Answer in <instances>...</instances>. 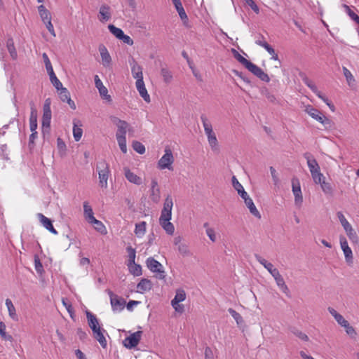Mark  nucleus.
I'll list each match as a JSON object with an SVG mask.
<instances>
[{"mask_svg": "<svg viewBox=\"0 0 359 359\" xmlns=\"http://www.w3.org/2000/svg\"><path fill=\"white\" fill-rule=\"evenodd\" d=\"M292 332L295 336H297L302 340H303L304 341H309L308 336L306 334H304V332H302V331L294 329Z\"/></svg>", "mask_w": 359, "mask_h": 359, "instance_id": "052dcab7", "label": "nucleus"}, {"mask_svg": "<svg viewBox=\"0 0 359 359\" xmlns=\"http://www.w3.org/2000/svg\"><path fill=\"white\" fill-rule=\"evenodd\" d=\"M132 147L140 154H143L145 152V147L140 142L133 141Z\"/></svg>", "mask_w": 359, "mask_h": 359, "instance_id": "09e8293b", "label": "nucleus"}, {"mask_svg": "<svg viewBox=\"0 0 359 359\" xmlns=\"http://www.w3.org/2000/svg\"><path fill=\"white\" fill-rule=\"evenodd\" d=\"M186 299V293L184 290L178 289L176 291V294L174 299L171 301V303L173 304H177V303H180L184 301Z\"/></svg>", "mask_w": 359, "mask_h": 359, "instance_id": "473e14b6", "label": "nucleus"}, {"mask_svg": "<svg viewBox=\"0 0 359 359\" xmlns=\"http://www.w3.org/2000/svg\"><path fill=\"white\" fill-rule=\"evenodd\" d=\"M342 6L344 8L345 11L346 12V13L348 14V15L358 25H359V16L357 14H355L348 5L343 4Z\"/></svg>", "mask_w": 359, "mask_h": 359, "instance_id": "c03bdc74", "label": "nucleus"}, {"mask_svg": "<svg viewBox=\"0 0 359 359\" xmlns=\"http://www.w3.org/2000/svg\"><path fill=\"white\" fill-rule=\"evenodd\" d=\"M303 81L313 93L317 92V86L308 77H304Z\"/></svg>", "mask_w": 359, "mask_h": 359, "instance_id": "bf43d9fd", "label": "nucleus"}, {"mask_svg": "<svg viewBox=\"0 0 359 359\" xmlns=\"http://www.w3.org/2000/svg\"><path fill=\"white\" fill-rule=\"evenodd\" d=\"M228 312L233 318V319L236 320V322L238 326H241L243 324L244 320L243 319V317L236 311H235L234 309H233L231 308H229L228 309Z\"/></svg>", "mask_w": 359, "mask_h": 359, "instance_id": "4c0bfd02", "label": "nucleus"}, {"mask_svg": "<svg viewBox=\"0 0 359 359\" xmlns=\"http://www.w3.org/2000/svg\"><path fill=\"white\" fill-rule=\"evenodd\" d=\"M146 222H141L135 224V233L137 237H142L146 231Z\"/></svg>", "mask_w": 359, "mask_h": 359, "instance_id": "c9c22d12", "label": "nucleus"}, {"mask_svg": "<svg viewBox=\"0 0 359 359\" xmlns=\"http://www.w3.org/2000/svg\"><path fill=\"white\" fill-rule=\"evenodd\" d=\"M124 174L126 178L131 183H133L137 185H140L142 184L141 178L137 176L134 172H131L130 170L128 168H124Z\"/></svg>", "mask_w": 359, "mask_h": 359, "instance_id": "4be33fe9", "label": "nucleus"}, {"mask_svg": "<svg viewBox=\"0 0 359 359\" xmlns=\"http://www.w3.org/2000/svg\"><path fill=\"white\" fill-rule=\"evenodd\" d=\"M255 257L257 261L260 263L269 273L274 268L273 265L267 262L265 259L262 258L260 255L255 254Z\"/></svg>", "mask_w": 359, "mask_h": 359, "instance_id": "f704fd0d", "label": "nucleus"}, {"mask_svg": "<svg viewBox=\"0 0 359 359\" xmlns=\"http://www.w3.org/2000/svg\"><path fill=\"white\" fill-rule=\"evenodd\" d=\"M39 217L40 218L41 222L42 223L43 226L48 230L50 232H51L53 234H57V231L55 230V229L53 227L52 221L48 219V217H45L41 213H39L38 215Z\"/></svg>", "mask_w": 359, "mask_h": 359, "instance_id": "5701e85b", "label": "nucleus"}, {"mask_svg": "<svg viewBox=\"0 0 359 359\" xmlns=\"http://www.w3.org/2000/svg\"><path fill=\"white\" fill-rule=\"evenodd\" d=\"M312 178L316 184H320L323 181L325 180L324 175L320 172V170L316 172L315 175H311Z\"/></svg>", "mask_w": 359, "mask_h": 359, "instance_id": "13d9d810", "label": "nucleus"}, {"mask_svg": "<svg viewBox=\"0 0 359 359\" xmlns=\"http://www.w3.org/2000/svg\"><path fill=\"white\" fill-rule=\"evenodd\" d=\"M38 11L40 14V17L44 23L51 20L50 13L46 8L43 5H41L38 7Z\"/></svg>", "mask_w": 359, "mask_h": 359, "instance_id": "7c9ffc66", "label": "nucleus"}, {"mask_svg": "<svg viewBox=\"0 0 359 359\" xmlns=\"http://www.w3.org/2000/svg\"><path fill=\"white\" fill-rule=\"evenodd\" d=\"M31 113L29 117V126L31 131H35L37 128V111L34 107V103L31 102Z\"/></svg>", "mask_w": 359, "mask_h": 359, "instance_id": "412c9836", "label": "nucleus"}, {"mask_svg": "<svg viewBox=\"0 0 359 359\" xmlns=\"http://www.w3.org/2000/svg\"><path fill=\"white\" fill-rule=\"evenodd\" d=\"M108 294L110 297V302L112 310L114 311H122L126 305V301L123 298L118 297L116 294H114L112 291L110 290H107Z\"/></svg>", "mask_w": 359, "mask_h": 359, "instance_id": "6e6552de", "label": "nucleus"}, {"mask_svg": "<svg viewBox=\"0 0 359 359\" xmlns=\"http://www.w3.org/2000/svg\"><path fill=\"white\" fill-rule=\"evenodd\" d=\"M343 73L346 77L348 84L351 86L355 82V79L351 72L346 67H343Z\"/></svg>", "mask_w": 359, "mask_h": 359, "instance_id": "8fccbe9b", "label": "nucleus"}, {"mask_svg": "<svg viewBox=\"0 0 359 359\" xmlns=\"http://www.w3.org/2000/svg\"><path fill=\"white\" fill-rule=\"evenodd\" d=\"M118 144L119 145L120 149L121 151L124 154L127 152V145H126V137H116Z\"/></svg>", "mask_w": 359, "mask_h": 359, "instance_id": "864d4df0", "label": "nucleus"}, {"mask_svg": "<svg viewBox=\"0 0 359 359\" xmlns=\"http://www.w3.org/2000/svg\"><path fill=\"white\" fill-rule=\"evenodd\" d=\"M334 319L342 327L345 326L348 323V321L339 313L334 318Z\"/></svg>", "mask_w": 359, "mask_h": 359, "instance_id": "774afa93", "label": "nucleus"}, {"mask_svg": "<svg viewBox=\"0 0 359 359\" xmlns=\"http://www.w3.org/2000/svg\"><path fill=\"white\" fill-rule=\"evenodd\" d=\"M232 185L242 198L248 195L235 176L232 177Z\"/></svg>", "mask_w": 359, "mask_h": 359, "instance_id": "bb28decb", "label": "nucleus"}, {"mask_svg": "<svg viewBox=\"0 0 359 359\" xmlns=\"http://www.w3.org/2000/svg\"><path fill=\"white\" fill-rule=\"evenodd\" d=\"M99 13L101 16V21H108L111 18L110 7L107 5H102L100 8Z\"/></svg>", "mask_w": 359, "mask_h": 359, "instance_id": "c756f323", "label": "nucleus"}, {"mask_svg": "<svg viewBox=\"0 0 359 359\" xmlns=\"http://www.w3.org/2000/svg\"><path fill=\"white\" fill-rule=\"evenodd\" d=\"M130 65L131 66V72H132L133 76L135 79H136L137 81L139 79H143L142 67L140 66L133 58H132V60L130 61Z\"/></svg>", "mask_w": 359, "mask_h": 359, "instance_id": "dca6fc26", "label": "nucleus"}, {"mask_svg": "<svg viewBox=\"0 0 359 359\" xmlns=\"http://www.w3.org/2000/svg\"><path fill=\"white\" fill-rule=\"evenodd\" d=\"M173 205L172 199L170 196H168L167 198L165 200L163 210L166 212L172 213V208Z\"/></svg>", "mask_w": 359, "mask_h": 359, "instance_id": "49530a36", "label": "nucleus"}, {"mask_svg": "<svg viewBox=\"0 0 359 359\" xmlns=\"http://www.w3.org/2000/svg\"><path fill=\"white\" fill-rule=\"evenodd\" d=\"M206 233L209 238L212 241L215 242L216 241V236L215 233V231L212 228H207L206 229Z\"/></svg>", "mask_w": 359, "mask_h": 359, "instance_id": "338daca9", "label": "nucleus"}, {"mask_svg": "<svg viewBox=\"0 0 359 359\" xmlns=\"http://www.w3.org/2000/svg\"><path fill=\"white\" fill-rule=\"evenodd\" d=\"M177 250L184 257H187L191 255L190 250L189 249V246L186 244L182 243L179 245L177 248Z\"/></svg>", "mask_w": 359, "mask_h": 359, "instance_id": "3c124183", "label": "nucleus"}, {"mask_svg": "<svg viewBox=\"0 0 359 359\" xmlns=\"http://www.w3.org/2000/svg\"><path fill=\"white\" fill-rule=\"evenodd\" d=\"M6 305L7 306L8 313H9V316H11V318L13 320H17V314H16L15 308L13 306V304L10 299H6Z\"/></svg>", "mask_w": 359, "mask_h": 359, "instance_id": "e433bc0d", "label": "nucleus"}, {"mask_svg": "<svg viewBox=\"0 0 359 359\" xmlns=\"http://www.w3.org/2000/svg\"><path fill=\"white\" fill-rule=\"evenodd\" d=\"M35 269L38 273H41L43 271V265L40 262V259L37 256L34 258Z\"/></svg>", "mask_w": 359, "mask_h": 359, "instance_id": "69168bd1", "label": "nucleus"}, {"mask_svg": "<svg viewBox=\"0 0 359 359\" xmlns=\"http://www.w3.org/2000/svg\"><path fill=\"white\" fill-rule=\"evenodd\" d=\"M86 316L88 318L89 327L92 330L93 332H95V331H97V330L101 329L98 320L95 315H93L90 311H87Z\"/></svg>", "mask_w": 359, "mask_h": 359, "instance_id": "6ab92c4d", "label": "nucleus"}, {"mask_svg": "<svg viewBox=\"0 0 359 359\" xmlns=\"http://www.w3.org/2000/svg\"><path fill=\"white\" fill-rule=\"evenodd\" d=\"M337 217L344 227L347 236L350 239V241L353 243H358L359 242V237L355 230L352 228L350 223L345 218L344 215L341 212H337Z\"/></svg>", "mask_w": 359, "mask_h": 359, "instance_id": "7ed1b4c3", "label": "nucleus"}, {"mask_svg": "<svg viewBox=\"0 0 359 359\" xmlns=\"http://www.w3.org/2000/svg\"><path fill=\"white\" fill-rule=\"evenodd\" d=\"M105 330L101 328L93 332L94 338L100 343L102 348H106L107 344L105 337L103 334Z\"/></svg>", "mask_w": 359, "mask_h": 359, "instance_id": "cd10ccee", "label": "nucleus"}, {"mask_svg": "<svg viewBox=\"0 0 359 359\" xmlns=\"http://www.w3.org/2000/svg\"><path fill=\"white\" fill-rule=\"evenodd\" d=\"M59 97H60V99L62 101V102H66L67 100H69L71 97H70V93L69 92V90L66 88H64L63 86L59 89Z\"/></svg>", "mask_w": 359, "mask_h": 359, "instance_id": "de8ad7c7", "label": "nucleus"}, {"mask_svg": "<svg viewBox=\"0 0 359 359\" xmlns=\"http://www.w3.org/2000/svg\"><path fill=\"white\" fill-rule=\"evenodd\" d=\"M128 266L130 272L134 276H139L142 275V267L140 265L136 264L135 262H134V264H128Z\"/></svg>", "mask_w": 359, "mask_h": 359, "instance_id": "ea45409f", "label": "nucleus"}, {"mask_svg": "<svg viewBox=\"0 0 359 359\" xmlns=\"http://www.w3.org/2000/svg\"><path fill=\"white\" fill-rule=\"evenodd\" d=\"M127 252L128 254V264H134L135 260V255L136 251L131 246H128L126 248Z\"/></svg>", "mask_w": 359, "mask_h": 359, "instance_id": "5fc2aeb1", "label": "nucleus"}, {"mask_svg": "<svg viewBox=\"0 0 359 359\" xmlns=\"http://www.w3.org/2000/svg\"><path fill=\"white\" fill-rule=\"evenodd\" d=\"M233 57L243 65L249 72L259 78L261 81L269 83L270 78L260 67L242 56L236 50L232 49Z\"/></svg>", "mask_w": 359, "mask_h": 359, "instance_id": "f257e3e1", "label": "nucleus"}, {"mask_svg": "<svg viewBox=\"0 0 359 359\" xmlns=\"http://www.w3.org/2000/svg\"><path fill=\"white\" fill-rule=\"evenodd\" d=\"M150 198L155 203H158L161 200L160 189L158 186V182L155 178L151 180Z\"/></svg>", "mask_w": 359, "mask_h": 359, "instance_id": "f8f14e48", "label": "nucleus"}, {"mask_svg": "<svg viewBox=\"0 0 359 359\" xmlns=\"http://www.w3.org/2000/svg\"><path fill=\"white\" fill-rule=\"evenodd\" d=\"M161 75L162 76L164 82H165L166 83H169L171 82L172 79V74L168 69L165 67H162L161 69Z\"/></svg>", "mask_w": 359, "mask_h": 359, "instance_id": "58836bf2", "label": "nucleus"}, {"mask_svg": "<svg viewBox=\"0 0 359 359\" xmlns=\"http://www.w3.org/2000/svg\"><path fill=\"white\" fill-rule=\"evenodd\" d=\"M50 76V80L51 83L54 86V87L59 90L60 88L62 87V84L60 81L57 78L54 72L48 73Z\"/></svg>", "mask_w": 359, "mask_h": 359, "instance_id": "37998d69", "label": "nucleus"}, {"mask_svg": "<svg viewBox=\"0 0 359 359\" xmlns=\"http://www.w3.org/2000/svg\"><path fill=\"white\" fill-rule=\"evenodd\" d=\"M344 327L346 329V332L348 335H350V336H355V335H356V332H355V329L352 326L350 325L348 322L346 324L345 326H344Z\"/></svg>", "mask_w": 359, "mask_h": 359, "instance_id": "0e129e2a", "label": "nucleus"}, {"mask_svg": "<svg viewBox=\"0 0 359 359\" xmlns=\"http://www.w3.org/2000/svg\"><path fill=\"white\" fill-rule=\"evenodd\" d=\"M304 157L306 159L307 165L309 168V170L311 172V175H315L316 172L320 170V166L316 160V158L313 157V156L309 153L306 152L304 154Z\"/></svg>", "mask_w": 359, "mask_h": 359, "instance_id": "9b49d317", "label": "nucleus"}, {"mask_svg": "<svg viewBox=\"0 0 359 359\" xmlns=\"http://www.w3.org/2000/svg\"><path fill=\"white\" fill-rule=\"evenodd\" d=\"M292 192L294 196V202L296 204H302L303 201L299 182L297 179L293 178L292 182Z\"/></svg>", "mask_w": 359, "mask_h": 359, "instance_id": "ddd939ff", "label": "nucleus"}, {"mask_svg": "<svg viewBox=\"0 0 359 359\" xmlns=\"http://www.w3.org/2000/svg\"><path fill=\"white\" fill-rule=\"evenodd\" d=\"M88 223L93 224L94 229L100 233L101 234H102V235L107 234V231L105 226L103 224V223L101 221L97 219L95 217H94L93 219L90 220L88 222Z\"/></svg>", "mask_w": 359, "mask_h": 359, "instance_id": "a878e982", "label": "nucleus"}, {"mask_svg": "<svg viewBox=\"0 0 359 359\" xmlns=\"http://www.w3.org/2000/svg\"><path fill=\"white\" fill-rule=\"evenodd\" d=\"M98 90H99L100 95L102 97V98H103L104 100H106L109 102H111V100H112L111 97L108 94V90L105 86H103V87L99 88Z\"/></svg>", "mask_w": 359, "mask_h": 359, "instance_id": "6e6d98bb", "label": "nucleus"}, {"mask_svg": "<svg viewBox=\"0 0 359 359\" xmlns=\"http://www.w3.org/2000/svg\"><path fill=\"white\" fill-rule=\"evenodd\" d=\"M172 3L180 15V18H181L182 20L184 21V24L187 26V20H188V18H187V15L182 6V4L181 3V1L180 0H172Z\"/></svg>", "mask_w": 359, "mask_h": 359, "instance_id": "a211bd4d", "label": "nucleus"}, {"mask_svg": "<svg viewBox=\"0 0 359 359\" xmlns=\"http://www.w3.org/2000/svg\"><path fill=\"white\" fill-rule=\"evenodd\" d=\"M116 121H117V128H118V130H117V132H116V137H126V129L128 126V124L126 121H122L121 119H118L117 118H114Z\"/></svg>", "mask_w": 359, "mask_h": 359, "instance_id": "aec40b11", "label": "nucleus"}, {"mask_svg": "<svg viewBox=\"0 0 359 359\" xmlns=\"http://www.w3.org/2000/svg\"><path fill=\"white\" fill-rule=\"evenodd\" d=\"M305 111L313 119L322 123L325 128H330L332 121L322 114L318 109H315L311 105H307Z\"/></svg>", "mask_w": 359, "mask_h": 359, "instance_id": "20e7f679", "label": "nucleus"}, {"mask_svg": "<svg viewBox=\"0 0 359 359\" xmlns=\"http://www.w3.org/2000/svg\"><path fill=\"white\" fill-rule=\"evenodd\" d=\"M99 51L100 53L103 65L109 66L111 63V58L106 47L103 45L100 46Z\"/></svg>", "mask_w": 359, "mask_h": 359, "instance_id": "393cba45", "label": "nucleus"}, {"mask_svg": "<svg viewBox=\"0 0 359 359\" xmlns=\"http://www.w3.org/2000/svg\"><path fill=\"white\" fill-rule=\"evenodd\" d=\"M108 29L109 32L118 39H121L122 36L124 34V32L121 29L116 27L114 25H109Z\"/></svg>", "mask_w": 359, "mask_h": 359, "instance_id": "a19ab883", "label": "nucleus"}, {"mask_svg": "<svg viewBox=\"0 0 359 359\" xmlns=\"http://www.w3.org/2000/svg\"><path fill=\"white\" fill-rule=\"evenodd\" d=\"M6 325L3 322H0V335L1 338L6 341H12L13 337L10 334H8L6 332Z\"/></svg>", "mask_w": 359, "mask_h": 359, "instance_id": "a18cd8bd", "label": "nucleus"}, {"mask_svg": "<svg viewBox=\"0 0 359 359\" xmlns=\"http://www.w3.org/2000/svg\"><path fill=\"white\" fill-rule=\"evenodd\" d=\"M50 120H51V110L43 109V116H42V132L43 134L46 133H48L50 126Z\"/></svg>", "mask_w": 359, "mask_h": 359, "instance_id": "4468645a", "label": "nucleus"}, {"mask_svg": "<svg viewBox=\"0 0 359 359\" xmlns=\"http://www.w3.org/2000/svg\"><path fill=\"white\" fill-rule=\"evenodd\" d=\"M42 56H43V62L45 63L46 68L48 73L54 72L52 65H51V62H50L47 54L44 53H43Z\"/></svg>", "mask_w": 359, "mask_h": 359, "instance_id": "4d7b16f0", "label": "nucleus"}, {"mask_svg": "<svg viewBox=\"0 0 359 359\" xmlns=\"http://www.w3.org/2000/svg\"><path fill=\"white\" fill-rule=\"evenodd\" d=\"M174 161L172 151L170 149H165L164 155L158 161V165L161 169L172 170V164Z\"/></svg>", "mask_w": 359, "mask_h": 359, "instance_id": "0eeeda50", "label": "nucleus"}, {"mask_svg": "<svg viewBox=\"0 0 359 359\" xmlns=\"http://www.w3.org/2000/svg\"><path fill=\"white\" fill-rule=\"evenodd\" d=\"M339 242L341 248V250H343V252L344 254L346 262L348 264L353 263V252L351 249L349 248L348 245V242L346 241V238L344 236H340L339 237Z\"/></svg>", "mask_w": 359, "mask_h": 359, "instance_id": "9d476101", "label": "nucleus"}, {"mask_svg": "<svg viewBox=\"0 0 359 359\" xmlns=\"http://www.w3.org/2000/svg\"><path fill=\"white\" fill-rule=\"evenodd\" d=\"M83 211L84 217L88 222L95 217L93 209L87 201L83 203Z\"/></svg>", "mask_w": 359, "mask_h": 359, "instance_id": "2f4dec72", "label": "nucleus"}, {"mask_svg": "<svg viewBox=\"0 0 359 359\" xmlns=\"http://www.w3.org/2000/svg\"><path fill=\"white\" fill-rule=\"evenodd\" d=\"M81 126H82V124L79 121H77L76 122V121H74L73 135L75 141L76 142H79L82 137L83 130L80 128Z\"/></svg>", "mask_w": 359, "mask_h": 359, "instance_id": "c85d7f7f", "label": "nucleus"}, {"mask_svg": "<svg viewBox=\"0 0 359 359\" xmlns=\"http://www.w3.org/2000/svg\"><path fill=\"white\" fill-rule=\"evenodd\" d=\"M245 3L251 8V9L258 14L259 13V9L257 5L253 0H244Z\"/></svg>", "mask_w": 359, "mask_h": 359, "instance_id": "e2e57ef3", "label": "nucleus"}, {"mask_svg": "<svg viewBox=\"0 0 359 359\" xmlns=\"http://www.w3.org/2000/svg\"><path fill=\"white\" fill-rule=\"evenodd\" d=\"M243 199L245 202V205L249 209L250 213L259 219L261 218V215H260L259 212L257 210L255 205L254 204L252 198H250L249 195L246 196Z\"/></svg>", "mask_w": 359, "mask_h": 359, "instance_id": "f3484780", "label": "nucleus"}, {"mask_svg": "<svg viewBox=\"0 0 359 359\" xmlns=\"http://www.w3.org/2000/svg\"><path fill=\"white\" fill-rule=\"evenodd\" d=\"M142 334V331H137L127 337L123 341V346L128 348H135L140 342Z\"/></svg>", "mask_w": 359, "mask_h": 359, "instance_id": "1a4fd4ad", "label": "nucleus"}, {"mask_svg": "<svg viewBox=\"0 0 359 359\" xmlns=\"http://www.w3.org/2000/svg\"><path fill=\"white\" fill-rule=\"evenodd\" d=\"M136 88L140 96L147 102H150V96L147 93L143 79H139L136 81Z\"/></svg>", "mask_w": 359, "mask_h": 359, "instance_id": "2eb2a0df", "label": "nucleus"}, {"mask_svg": "<svg viewBox=\"0 0 359 359\" xmlns=\"http://www.w3.org/2000/svg\"><path fill=\"white\" fill-rule=\"evenodd\" d=\"M201 120L203 123L204 130L205 135H207L208 141L212 150L215 152H219V148L218 145V141L215 133L212 130V124L210 121H208L207 117L204 114L201 116Z\"/></svg>", "mask_w": 359, "mask_h": 359, "instance_id": "f03ea898", "label": "nucleus"}, {"mask_svg": "<svg viewBox=\"0 0 359 359\" xmlns=\"http://www.w3.org/2000/svg\"><path fill=\"white\" fill-rule=\"evenodd\" d=\"M152 288V283L150 280L147 278H142L137 285V291L143 293L145 291H149Z\"/></svg>", "mask_w": 359, "mask_h": 359, "instance_id": "b1692460", "label": "nucleus"}, {"mask_svg": "<svg viewBox=\"0 0 359 359\" xmlns=\"http://www.w3.org/2000/svg\"><path fill=\"white\" fill-rule=\"evenodd\" d=\"M163 229L169 235H172L175 231L174 225L170 221L159 222Z\"/></svg>", "mask_w": 359, "mask_h": 359, "instance_id": "79ce46f5", "label": "nucleus"}, {"mask_svg": "<svg viewBox=\"0 0 359 359\" xmlns=\"http://www.w3.org/2000/svg\"><path fill=\"white\" fill-rule=\"evenodd\" d=\"M6 46L11 57L15 59L17 57V52L14 46V41L12 38H8L6 41Z\"/></svg>", "mask_w": 359, "mask_h": 359, "instance_id": "72a5a7b5", "label": "nucleus"}, {"mask_svg": "<svg viewBox=\"0 0 359 359\" xmlns=\"http://www.w3.org/2000/svg\"><path fill=\"white\" fill-rule=\"evenodd\" d=\"M321 189L325 194L332 195L333 189L331 184L329 182H326L325 180L323 181L320 184Z\"/></svg>", "mask_w": 359, "mask_h": 359, "instance_id": "603ef678", "label": "nucleus"}, {"mask_svg": "<svg viewBox=\"0 0 359 359\" xmlns=\"http://www.w3.org/2000/svg\"><path fill=\"white\" fill-rule=\"evenodd\" d=\"M146 263H147V266L151 271H152L154 273H157L156 277L158 279H164L165 278V271L163 269L162 264L159 262H158L153 257H149L147 259Z\"/></svg>", "mask_w": 359, "mask_h": 359, "instance_id": "423d86ee", "label": "nucleus"}, {"mask_svg": "<svg viewBox=\"0 0 359 359\" xmlns=\"http://www.w3.org/2000/svg\"><path fill=\"white\" fill-rule=\"evenodd\" d=\"M96 168L98 171L100 186L106 189L108 186L107 180L109 175V165L105 161H102L97 163Z\"/></svg>", "mask_w": 359, "mask_h": 359, "instance_id": "39448f33", "label": "nucleus"}, {"mask_svg": "<svg viewBox=\"0 0 359 359\" xmlns=\"http://www.w3.org/2000/svg\"><path fill=\"white\" fill-rule=\"evenodd\" d=\"M172 213H168L164 212L163 210H161V216L159 218V222L170 221L171 219Z\"/></svg>", "mask_w": 359, "mask_h": 359, "instance_id": "680f3d73", "label": "nucleus"}]
</instances>
